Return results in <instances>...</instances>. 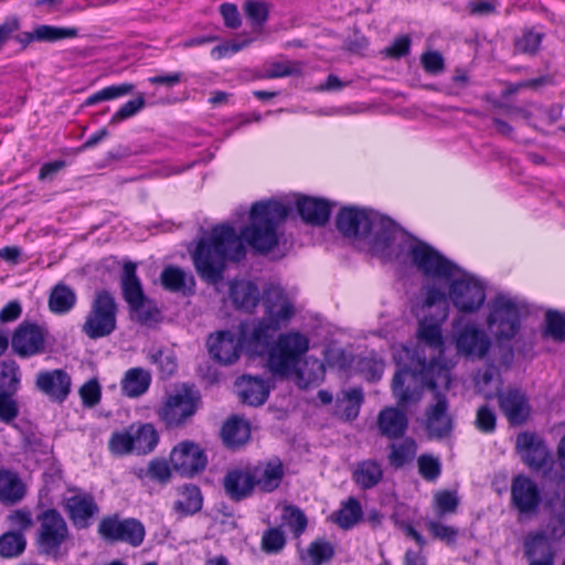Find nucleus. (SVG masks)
<instances>
[{"label": "nucleus", "mask_w": 565, "mask_h": 565, "mask_svg": "<svg viewBox=\"0 0 565 565\" xmlns=\"http://www.w3.org/2000/svg\"><path fill=\"white\" fill-rule=\"evenodd\" d=\"M290 209L277 200L256 202L249 212L250 224L237 234L235 228L222 223L202 236L191 252L198 276L209 285H217L224 277L228 262H239L246 255L244 242L260 254L278 245V227Z\"/></svg>", "instance_id": "f257e3e1"}, {"label": "nucleus", "mask_w": 565, "mask_h": 565, "mask_svg": "<svg viewBox=\"0 0 565 565\" xmlns=\"http://www.w3.org/2000/svg\"><path fill=\"white\" fill-rule=\"evenodd\" d=\"M338 231L345 237L367 239L372 250L381 257L392 260L405 242V232L391 218L379 213L353 206L342 207L335 218Z\"/></svg>", "instance_id": "f03ea898"}, {"label": "nucleus", "mask_w": 565, "mask_h": 565, "mask_svg": "<svg viewBox=\"0 0 565 565\" xmlns=\"http://www.w3.org/2000/svg\"><path fill=\"white\" fill-rule=\"evenodd\" d=\"M394 359L397 370L391 388H449L450 370L435 359L427 362L419 345L403 347Z\"/></svg>", "instance_id": "7ed1b4c3"}, {"label": "nucleus", "mask_w": 565, "mask_h": 565, "mask_svg": "<svg viewBox=\"0 0 565 565\" xmlns=\"http://www.w3.org/2000/svg\"><path fill=\"white\" fill-rule=\"evenodd\" d=\"M118 303L107 289L96 290L82 324V332L90 340L109 337L117 329Z\"/></svg>", "instance_id": "20e7f679"}, {"label": "nucleus", "mask_w": 565, "mask_h": 565, "mask_svg": "<svg viewBox=\"0 0 565 565\" xmlns=\"http://www.w3.org/2000/svg\"><path fill=\"white\" fill-rule=\"evenodd\" d=\"M405 242L395 249L399 250L397 259L404 250H407L414 266L426 277L440 280H450L452 276L460 271V268L443 256L438 250L424 242L411 243L405 234Z\"/></svg>", "instance_id": "39448f33"}, {"label": "nucleus", "mask_w": 565, "mask_h": 565, "mask_svg": "<svg viewBox=\"0 0 565 565\" xmlns=\"http://www.w3.org/2000/svg\"><path fill=\"white\" fill-rule=\"evenodd\" d=\"M280 328L279 323L263 317L242 321L238 327L241 347L249 355L269 358Z\"/></svg>", "instance_id": "423d86ee"}, {"label": "nucleus", "mask_w": 565, "mask_h": 565, "mask_svg": "<svg viewBox=\"0 0 565 565\" xmlns=\"http://www.w3.org/2000/svg\"><path fill=\"white\" fill-rule=\"evenodd\" d=\"M446 281L449 284V300L458 311L473 313L484 303L486 285L476 276L460 269Z\"/></svg>", "instance_id": "0eeeda50"}, {"label": "nucleus", "mask_w": 565, "mask_h": 565, "mask_svg": "<svg viewBox=\"0 0 565 565\" xmlns=\"http://www.w3.org/2000/svg\"><path fill=\"white\" fill-rule=\"evenodd\" d=\"M525 306L516 299L498 295L490 303L488 324L499 339L510 340L520 329V318Z\"/></svg>", "instance_id": "6e6552de"}, {"label": "nucleus", "mask_w": 565, "mask_h": 565, "mask_svg": "<svg viewBox=\"0 0 565 565\" xmlns=\"http://www.w3.org/2000/svg\"><path fill=\"white\" fill-rule=\"evenodd\" d=\"M397 406L382 409L377 417L379 429L388 438L401 437L408 425L406 412L412 411L422 399V391H398Z\"/></svg>", "instance_id": "1a4fd4ad"}, {"label": "nucleus", "mask_w": 565, "mask_h": 565, "mask_svg": "<svg viewBox=\"0 0 565 565\" xmlns=\"http://www.w3.org/2000/svg\"><path fill=\"white\" fill-rule=\"evenodd\" d=\"M39 522L36 537L39 552L58 558L61 546L68 537V527L64 518L55 510H46L40 515Z\"/></svg>", "instance_id": "9d476101"}, {"label": "nucleus", "mask_w": 565, "mask_h": 565, "mask_svg": "<svg viewBox=\"0 0 565 565\" xmlns=\"http://www.w3.org/2000/svg\"><path fill=\"white\" fill-rule=\"evenodd\" d=\"M99 535L108 541H121L139 546L145 539V527L136 519L120 520L116 515L104 518L98 525Z\"/></svg>", "instance_id": "9b49d317"}, {"label": "nucleus", "mask_w": 565, "mask_h": 565, "mask_svg": "<svg viewBox=\"0 0 565 565\" xmlns=\"http://www.w3.org/2000/svg\"><path fill=\"white\" fill-rule=\"evenodd\" d=\"M47 331L35 322L23 321L11 338L13 352L20 358H30L45 351Z\"/></svg>", "instance_id": "f8f14e48"}, {"label": "nucleus", "mask_w": 565, "mask_h": 565, "mask_svg": "<svg viewBox=\"0 0 565 565\" xmlns=\"http://www.w3.org/2000/svg\"><path fill=\"white\" fill-rule=\"evenodd\" d=\"M308 339L299 332L280 334L271 349L269 363L284 371L308 350Z\"/></svg>", "instance_id": "ddd939ff"}, {"label": "nucleus", "mask_w": 565, "mask_h": 565, "mask_svg": "<svg viewBox=\"0 0 565 565\" xmlns=\"http://www.w3.org/2000/svg\"><path fill=\"white\" fill-rule=\"evenodd\" d=\"M170 462L181 476L192 477L206 467L207 458L198 444L185 440L171 450Z\"/></svg>", "instance_id": "4468645a"}, {"label": "nucleus", "mask_w": 565, "mask_h": 565, "mask_svg": "<svg viewBox=\"0 0 565 565\" xmlns=\"http://www.w3.org/2000/svg\"><path fill=\"white\" fill-rule=\"evenodd\" d=\"M457 352L468 359H483L491 347L487 332L476 323H467L456 332Z\"/></svg>", "instance_id": "2eb2a0df"}, {"label": "nucleus", "mask_w": 565, "mask_h": 565, "mask_svg": "<svg viewBox=\"0 0 565 565\" xmlns=\"http://www.w3.org/2000/svg\"><path fill=\"white\" fill-rule=\"evenodd\" d=\"M260 299L265 310L263 318L270 319V321L279 323L280 327L286 324L295 315L294 303L279 286L271 285L264 289Z\"/></svg>", "instance_id": "dca6fc26"}, {"label": "nucleus", "mask_w": 565, "mask_h": 565, "mask_svg": "<svg viewBox=\"0 0 565 565\" xmlns=\"http://www.w3.org/2000/svg\"><path fill=\"white\" fill-rule=\"evenodd\" d=\"M516 449L522 460L533 470H541L553 462L546 445L535 434H520L516 437Z\"/></svg>", "instance_id": "f3484780"}, {"label": "nucleus", "mask_w": 565, "mask_h": 565, "mask_svg": "<svg viewBox=\"0 0 565 565\" xmlns=\"http://www.w3.org/2000/svg\"><path fill=\"white\" fill-rule=\"evenodd\" d=\"M199 402L196 391H182L167 401L159 415L168 426L179 425L194 414Z\"/></svg>", "instance_id": "a211bd4d"}, {"label": "nucleus", "mask_w": 565, "mask_h": 565, "mask_svg": "<svg viewBox=\"0 0 565 565\" xmlns=\"http://www.w3.org/2000/svg\"><path fill=\"white\" fill-rule=\"evenodd\" d=\"M206 345L212 359L224 365L236 362L242 350H244L243 347H241L239 335L236 337L235 333L230 330L211 334Z\"/></svg>", "instance_id": "6ab92c4d"}, {"label": "nucleus", "mask_w": 565, "mask_h": 565, "mask_svg": "<svg viewBox=\"0 0 565 565\" xmlns=\"http://www.w3.org/2000/svg\"><path fill=\"white\" fill-rule=\"evenodd\" d=\"M425 427L431 438H444L452 430L448 403L440 392L434 395V403L426 411Z\"/></svg>", "instance_id": "aec40b11"}, {"label": "nucleus", "mask_w": 565, "mask_h": 565, "mask_svg": "<svg viewBox=\"0 0 565 565\" xmlns=\"http://www.w3.org/2000/svg\"><path fill=\"white\" fill-rule=\"evenodd\" d=\"M511 498L514 507L522 514H533L541 503V494L536 483L525 476H518L511 486Z\"/></svg>", "instance_id": "412c9836"}, {"label": "nucleus", "mask_w": 565, "mask_h": 565, "mask_svg": "<svg viewBox=\"0 0 565 565\" xmlns=\"http://www.w3.org/2000/svg\"><path fill=\"white\" fill-rule=\"evenodd\" d=\"M65 511L77 529H86L99 509L93 495L88 493H74L65 499Z\"/></svg>", "instance_id": "4be33fe9"}, {"label": "nucleus", "mask_w": 565, "mask_h": 565, "mask_svg": "<svg viewBox=\"0 0 565 565\" xmlns=\"http://www.w3.org/2000/svg\"><path fill=\"white\" fill-rule=\"evenodd\" d=\"M228 298L236 310L253 312L260 301V292L255 282L234 279L228 286Z\"/></svg>", "instance_id": "5701e85b"}, {"label": "nucleus", "mask_w": 565, "mask_h": 565, "mask_svg": "<svg viewBox=\"0 0 565 565\" xmlns=\"http://www.w3.org/2000/svg\"><path fill=\"white\" fill-rule=\"evenodd\" d=\"M250 469L253 486L262 491L271 492L278 488L284 477V467L279 458L259 462Z\"/></svg>", "instance_id": "b1692460"}, {"label": "nucleus", "mask_w": 565, "mask_h": 565, "mask_svg": "<svg viewBox=\"0 0 565 565\" xmlns=\"http://www.w3.org/2000/svg\"><path fill=\"white\" fill-rule=\"evenodd\" d=\"M499 405L512 425L523 424L530 415V405L521 391H499Z\"/></svg>", "instance_id": "393cba45"}, {"label": "nucleus", "mask_w": 565, "mask_h": 565, "mask_svg": "<svg viewBox=\"0 0 565 565\" xmlns=\"http://www.w3.org/2000/svg\"><path fill=\"white\" fill-rule=\"evenodd\" d=\"M296 207L301 218L311 225H324L331 214V205L323 199L302 195L296 201Z\"/></svg>", "instance_id": "a878e982"}, {"label": "nucleus", "mask_w": 565, "mask_h": 565, "mask_svg": "<svg viewBox=\"0 0 565 565\" xmlns=\"http://www.w3.org/2000/svg\"><path fill=\"white\" fill-rule=\"evenodd\" d=\"M161 285L166 290L183 296H192L195 292V279L182 268L173 265L167 266L160 275Z\"/></svg>", "instance_id": "bb28decb"}, {"label": "nucleus", "mask_w": 565, "mask_h": 565, "mask_svg": "<svg viewBox=\"0 0 565 565\" xmlns=\"http://www.w3.org/2000/svg\"><path fill=\"white\" fill-rule=\"evenodd\" d=\"M120 287L122 298L128 306L137 307L146 297L141 281L137 276V266L135 263H125L120 276Z\"/></svg>", "instance_id": "cd10ccee"}, {"label": "nucleus", "mask_w": 565, "mask_h": 565, "mask_svg": "<svg viewBox=\"0 0 565 565\" xmlns=\"http://www.w3.org/2000/svg\"><path fill=\"white\" fill-rule=\"evenodd\" d=\"M226 493L234 500H241L252 493L254 489L250 469H234L224 478Z\"/></svg>", "instance_id": "c85d7f7f"}, {"label": "nucleus", "mask_w": 565, "mask_h": 565, "mask_svg": "<svg viewBox=\"0 0 565 565\" xmlns=\"http://www.w3.org/2000/svg\"><path fill=\"white\" fill-rule=\"evenodd\" d=\"M25 484L20 477L10 470H0V501L6 504H14L25 495Z\"/></svg>", "instance_id": "c756f323"}, {"label": "nucleus", "mask_w": 565, "mask_h": 565, "mask_svg": "<svg viewBox=\"0 0 565 565\" xmlns=\"http://www.w3.org/2000/svg\"><path fill=\"white\" fill-rule=\"evenodd\" d=\"M75 290L64 282L56 284L49 296V309L56 315L68 313L76 305Z\"/></svg>", "instance_id": "7c9ffc66"}, {"label": "nucleus", "mask_w": 565, "mask_h": 565, "mask_svg": "<svg viewBox=\"0 0 565 565\" xmlns=\"http://www.w3.org/2000/svg\"><path fill=\"white\" fill-rule=\"evenodd\" d=\"M250 437V428L246 420L237 417L230 418L222 428V438L226 446L244 445Z\"/></svg>", "instance_id": "2f4dec72"}, {"label": "nucleus", "mask_w": 565, "mask_h": 565, "mask_svg": "<svg viewBox=\"0 0 565 565\" xmlns=\"http://www.w3.org/2000/svg\"><path fill=\"white\" fill-rule=\"evenodd\" d=\"M361 402V391H339L335 397L334 413L344 419H353L359 414Z\"/></svg>", "instance_id": "473e14b6"}, {"label": "nucleus", "mask_w": 565, "mask_h": 565, "mask_svg": "<svg viewBox=\"0 0 565 565\" xmlns=\"http://www.w3.org/2000/svg\"><path fill=\"white\" fill-rule=\"evenodd\" d=\"M134 437V446L136 455H146L154 449L158 444L159 436L157 430L150 424L139 427H130Z\"/></svg>", "instance_id": "72a5a7b5"}, {"label": "nucleus", "mask_w": 565, "mask_h": 565, "mask_svg": "<svg viewBox=\"0 0 565 565\" xmlns=\"http://www.w3.org/2000/svg\"><path fill=\"white\" fill-rule=\"evenodd\" d=\"M355 482L363 489L375 487L383 477V471L374 460H365L358 465L353 473Z\"/></svg>", "instance_id": "f704fd0d"}, {"label": "nucleus", "mask_w": 565, "mask_h": 565, "mask_svg": "<svg viewBox=\"0 0 565 565\" xmlns=\"http://www.w3.org/2000/svg\"><path fill=\"white\" fill-rule=\"evenodd\" d=\"M525 554L531 559L530 565H553L552 555L543 535H535L526 540Z\"/></svg>", "instance_id": "c9c22d12"}, {"label": "nucleus", "mask_w": 565, "mask_h": 565, "mask_svg": "<svg viewBox=\"0 0 565 565\" xmlns=\"http://www.w3.org/2000/svg\"><path fill=\"white\" fill-rule=\"evenodd\" d=\"M416 452L417 445L411 438H406L401 443H394L391 445V452L388 455L390 463L395 468H401L413 461Z\"/></svg>", "instance_id": "e433bc0d"}, {"label": "nucleus", "mask_w": 565, "mask_h": 565, "mask_svg": "<svg viewBox=\"0 0 565 565\" xmlns=\"http://www.w3.org/2000/svg\"><path fill=\"white\" fill-rule=\"evenodd\" d=\"M324 365L318 360H306L298 370L300 388H309L321 384L324 379Z\"/></svg>", "instance_id": "4c0bfd02"}, {"label": "nucleus", "mask_w": 565, "mask_h": 565, "mask_svg": "<svg viewBox=\"0 0 565 565\" xmlns=\"http://www.w3.org/2000/svg\"><path fill=\"white\" fill-rule=\"evenodd\" d=\"M36 42L53 43L64 39H73L78 34L76 28H63L41 24L34 28Z\"/></svg>", "instance_id": "58836bf2"}, {"label": "nucleus", "mask_w": 565, "mask_h": 565, "mask_svg": "<svg viewBox=\"0 0 565 565\" xmlns=\"http://www.w3.org/2000/svg\"><path fill=\"white\" fill-rule=\"evenodd\" d=\"M35 384L38 388H70L72 381L66 371L56 369L40 372Z\"/></svg>", "instance_id": "ea45409f"}, {"label": "nucleus", "mask_w": 565, "mask_h": 565, "mask_svg": "<svg viewBox=\"0 0 565 565\" xmlns=\"http://www.w3.org/2000/svg\"><path fill=\"white\" fill-rule=\"evenodd\" d=\"M26 541L20 532H7L0 536V555L17 557L25 550Z\"/></svg>", "instance_id": "a19ab883"}, {"label": "nucleus", "mask_w": 565, "mask_h": 565, "mask_svg": "<svg viewBox=\"0 0 565 565\" xmlns=\"http://www.w3.org/2000/svg\"><path fill=\"white\" fill-rule=\"evenodd\" d=\"M135 89V85L131 83H121L119 85L107 86L93 95H90L85 104L87 106L98 104L105 100L116 99L126 95H129Z\"/></svg>", "instance_id": "79ce46f5"}, {"label": "nucleus", "mask_w": 565, "mask_h": 565, "mask_svg": "<svg viewBox=\"0 0 565 565\" xmlns=\"http://www.w3.org/2000/svg\"><path fill=\"white\" fill-rule=\"evenodd\" d=\"M202 507L201 491L195 486H185L181 491L180 499L175 502V509L185 513L192 514L199 511Z\"/></svg>", "instance_id": "37998d69"}, {"label": "nucleus", "mask_w": 565, "mask_h": 565, "mask_svg": "<svg viewBox=\"0 0 565 565\" xmlns=\"http://www.w3.org/2000/svg\"><path fill=\"white\" fill-rule=\"evenodd\" d=\"M384 361L374 354L362 356L356 362L358 371L369 381L376 382L384 372Z\"/></svg>", "instance_id": "c03bdc74"}, {"label": "nucleus", "mask_w": 565, "mask_h": 565, "mask_svg": "<svg viewBox=\"0 0 565 565\" xmlns=\"http://www.w3.org/2000/svg\"><path fill=\"white\" fill-rule=\"evenodd\" d=\"M545 335L558 342L565 340V315L557 310L550 309L545 313Z\"/></svg>", "instance_id": "a18cd8bd"}, {"label": "nucleus", "mask_w": 565, "mask_h": 565, "mask_svg": "<svg viewBox=\"0 0 565 565\" xmlns=\"http://www.w3.org/2000/svg\"><path fill=\"white\" fill-rule=\"evenodd\" d=\"M132 439L134 437L130 428L127 430L116 431L109 439V449L116 456L135 454V444Z\"/></svg>", "instance_id": "49530a36"}, {"label": "nucleus", "mask_w": 565, "mask_h": 565, "mask_svg": "<svg viewBox=\"0 0 565 565\" xmlns=\"http://www.w3.org/2000/svg\"><path fill=\"white\" fill-rule=\"evenodd\" d=\"M435 306L438 307V309H440V312H439L437 319L440 322H443L447 318V315H448L447 313V308H448L447 296H446L445 291H443L441 289H439L435 286H429L426 288V291H425L424 308L430 309Z\"/></svg>", "instance_id": "de8ad7c7"}, {"label": "nucleus", "mask_w": 565, "mask_h": 565, "mask_svg": "<svg viewBox=\"0 0 565 565\" xmlns=\"http://www.w3.org/2000/svg\"><path fill=\"white\" fill-rule=\"evenodd\" d=\"M151 374L142 367L129 369L121 380V388H149Z\"/></svg>", "instance_id": "09e8293b"}, {"label": "nucleus", "mask_w": 565, "mask_h": 565, "mask_svg": "<svg viewBox=\"0 0 565 565\" xmlns=\"http://www.w3.org/2000/svg\"><path fill=\"white\" fill-rule=\"evenodd\" d=\"M282 520L292 531L295 536L302 534L307 527V518L305 513L294 505H287L284 508Z\"/></svg>", "instance_id": "8fccbe9b"}, {"label": "nucleus", "mask_w": 565, "mask_h": 565, "mask_svg": "<svg viewBox=\"0 0 565 565\" xmlns=\"http://www.w3.org/2000/svg\"><path fill=\"white\" fill-rule=\"evenodd\" d=\"M333 546L324 541L317 540L308 546L307 557L311 565H321L333 556Z\"/></svg>", "instance_id": "3c124183"}, {"label": "nucleus", "mask_w": 565, "mask_h": 565, "mask_svg": "<svg viewBox=\"0 0 565 565\" xmlns=\"http://www.w3.org/2000/svg\"><path fill=\"white\" fill-rule=\"evenodd\" d=\"M418 339L436 350H440L444 345L439 323L420 322L418 328Z\"/></svg>", "instance_id": "603ef678"}, {"label": "nucleus", "mask_w": 565, "mask_h": 565, "mask_svg": "<svg viewBox=\"0 0 565 565\" xmlns=\"http://www.w3.org/2000/svg\"><path fill=\"white\" fill-rule=\"evenodd\" d=\"M543 36V33L540 32L532 30L524 31L523 34L515 40V50L523 54L534 55L541 46Z\"/></svg>", "instance_id": "864d4df0"}, {"label": "nucleus", "mask_w": 565, "mask_h": 565, "mask_svg": "<svg viewBox=\"0 0 565 565\" xmlns=\"http://www.w3.org/2000/svg\"><path fill=\"white\" fill-rule=\"evenodd\" d=\"M361 516V507L355 499H350L341 510L338 511L335 522L343 529L354 525Z\"/></svg>", "instance_id": "5fc2aeb1"}, {"label": "nucleus", "mask_w": 565, "mask_h": 565, "mask_svg": "<svg viewBox=\"0 0 565 565\" xmlns=\"http://www.w3.org/2000/svg\"><path fill=\"white\" fill-rule=\"evenodd\" d=\"M20 384V369L14 361L0 362V388H17Z\"/></svg>", "instance_id": "6e6d98bb"}, {"label": "nucleus", "mask_w": 565, "mask_h": 565, "mask_svg": "<svg viewBox=\"0 0 565 565\" xmlns=\"http://www.w3.org/2000/svg\"><path fill=\"white\" fill-rule=\"evenodd\" d=\"M145 97L142 94H139L135 99H130L120 106V108L111 116L109 124L117 125L118 122L135 116L145 107Z\"/></svg>", "instance_id": "4d7b16f0"}, {"label": "nucleus", "mask_w": 565, "mask_h": 565, "mask_svg": "<svg viewBox=\"0 0 565 565\" xmlns=\"http://www.w3.org/2000/svg\"><path fill=\"white\" fill-rule=\"evenodd\" d=\"M19 414V406L9 391H0V420L10 424Z\"/></svg>", "instance_id": "13d9d810"}, {"label": "nucleus", "mask_w": 565, "mask_h": 565, "mask_svg": "<svg viewBox=\"0 0 565 565\" xmlns=\"http://www.w3.org/2000/svg\"><path fill=\"white\" fill-rule=\"evenodd\" d=\"M131 315H135V319L141 324H148L157 320L159 310L157 307L145 297L140 305L137 307L128 306Z\"/></svg>", "instance_id": "bf43d9fd"}, {"label": "nucleus", "mask_w": 565, "mask_h": 565, "mask_svg": "<svg viewBox=\"0 0 565 565\" xmlns=\"http://www.w3.org/2000/svg\"><path fill=\"white\" fill-rule=\"evenodd\" d=\"M436 514L438 516L454 513L458 505V499L451 491H440L434 495Z\"/></svg>", "instance_id": "052dcab7"}, {"label": "nucleus", "mask_w": 565, "mask_h": 565, "mask_svg": "<svg viewBox=\"0 0 565 565\" xmlns=\"http://www.w3.org/2000/svg\"><path fill=\"white\" fill-rule=\"evenodd\" d=\"M244 11L250 22L257 26H262L268 19V7L263 1H247Z\"/></svg>", "instance_id": "680f3d73"}, {"label": "nucleus", "mask_w": 565, "mask_h": 565, "mask_svg": "<svg viewBox=\"0 0 565 565\" xmlns=\"http://www.w3.org/2000/svg\"><path fill=\"white\" fill-rule=\"evenodd\" d=\"M285 543V535L279 529H269L262 536V548L266 553H278Z\"/></svg>", "instance_id": "e2e57ef3"}, {"label": "nucleus", "mask_w": 565, "mask_h": 565, "mask_svg": "<svg viewBox=\"0 0 565 565\" xmlns=\"http://www.w3.org/2000/svg\"><path fill=\"white\" fill-rule=\"evenodd\" d=\"M418 469L424 479L433 481L440 475V462L433 456L423 455L418 458Z\"/></svg>", "instance_id": "0e129e2a"}, {"label": "nucleus", "mask_w": 565, "mask_h": 565, "mask_svg": "<svg viewBox=\"0 0 565 565\" xmlns=\"http://www.w3.org/2000/svg\"><path fill=\"white\" fill-rule=\"evenodd\" d=\"M497 418L492 409L487 405L478 408L476 416V427L484 434L494 431Z\"/></svg>", "instance_id": "69168bd1"}, {"label": "nucleus", "mask_w": 565, "mask_h": 565, "mask_svg": "<svg viewBox=\"0 0 565 565\" xmlns=\"http://www.w3.org/2000/svg\"><path fill=\"white\" fill-rule=\"evenodd\" d=\"M423 68L429 74H439L445 68V61L438 51H429L420 56Z\"/></svg>", "instance_id": "338daca9"}, {"label": "nucleus", "mask_w": 565, "mask_h": 565, "mask_svg": "<svg viewBox=\"0 0 565 565\" xmlns=\"http://www.w3.org/2000/svg\"><path fill=\"white\" fill-rule=\"evenodd\" d=\"M411 43L409 35H399L394 39L391 45L384 49V53L392 58H401L409 53Z\"/></svg>", "instance_id": "774afa93"}]
</instances>
